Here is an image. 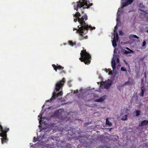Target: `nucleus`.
Instances as JSON below:
<instances>
[{"label": "nucleus", "instance_id": "f257e3e1", "mask_svg": "<svg viewBox=\"0 0 148 148\" xmlns=\"http://www.w3.org/2000/svg\"><path fill=\"white\" fill-rule=\"evenodd\" d=\"M73 17L75 18L74 19V21L76 22L77 21L80 24V27L78 26V28L76 33L79 35V39L82 40L88 38V36L86 34L88 32V30L90 29L92 30L95 29V27H92L90 25H88L85 21L88 20V17L87 15L85 14L84 15L81 14L79 12H76L75 14H73Z\"/></svg>", "mask_w": 148, "mask_h": 148}, {"label": "nucleus", "instance_id": "f03ea898", "mask_svg": "<svg viewBox=\"0 0 148 148\" xmlns=\"http://www.w3.org/2000/svg\"><path fill=\"white\" fill-rule=\"evenodd\" d=\"M65 79L64 77L62 80L58 82L56 84L55 86V88L57 91H59L57 94L56 92H54L53 95L51 98L47 101L46 102H51L54 99L56 98V97H58L62 96L63 94L62 92V88L65 82Z\"/></svg>", "mask_w": 148, "mask_h": 148}, {"label": "nucleus", "instance_id": "7ed1b4c3", "mask_svg": "<svg viewBox=\"0 0 148 148\" xmlns=\"http://www.w3.org/2000/svg\"><path fill=\"white\" fill-rule=\"evenodd\" d=\"M80 54L81 57L79 59L82 62H84L86 64H88L90 63L91 57L90 54L87 52L86 49L82 51Z\"/></svg>", "mask_w": 148, "mask_h": 148}, {"label": "nucleus", "instance_id": "20e7f679", "mask_svg": "<svg viewBox=\"0 0 148 148\" xmlns=\"http://www.w3.org/2000/svg\"><path fill=\"white\" fill-rule=\"evenodd\" d=\"M88 2L89 1L87 0H79L74 5V9L77 11L79 8H82L83 9L88 8H89V6H88Z\"/></svg>", "mask_w": 148, "mask_h": 148}, {"label": "nucleus", "instance_id": "39448f33", "mask_svg": "<svg viewBox=\"0 0 148 148\" xmlns=\"http://www.w3.org/2000/svg\"><path fill=\"white\" fill-rule=\"evenodd\" d=\"M9 130V128L6 127H3L0 124V136L2 137L1 138V143L2 144L6 143L8 141L7 138V133Z\"/></svg>", "mask_w": 148, "mask_h": 148}, {"label": "nucleus", "instance_id": "423d86ee", "mask_svg": "<svg viewBox=\"0 0 148 148\" xmlns=\"http://www.w3.org/2000/svg\"><path fill=\"white\" fill-rule=\"evenodd\" d=\"M134 0H122V7L131 4Z\"/></svg>", "mask_w": 148, "mask_h": 148}, {"label": "nucleus", "instance_id": "0eeeda50", "mask_svg": "<svg viewBox=\"0 0 148 148\" xmlns=\"http://www.w3.org/2000/svg\"><path fill=\"white\" fill-rule=\"evenodd\" d=\"M140 18H145L146 21H148V11L144 12L143 13H141L139 15Z\"/></svg>", "mask_w": 148, "mask_h": 148}, {"label": "nucleus", "instance_id": "6e6552de", "mask_svg": "<svg viewBox=\"0 0 148 148\" xmlns=\"http://www.w3.org/2000/svg\"><path fill=\"white\" fill-rule=\"evenodd\" d=\"M61 115V113L59 112V110L56 111L50 116L51 118H58Z\"/></svg>", "mask_w": 148, "mask_h": 148}, {"label": "nucleus", "instance_id": "1a4fd4ad", "mask_svg": "<svg viewBox=\"0 0 148 148\" xmlns=\"http://www.w3.org/2000/svg\"><path fill=\"white\" fill-rule=\"evenodd\" d=\"M52 66L53 68H54V69L56 72L57 71V69L62 70L64 68V67H62L60 65H58V64H57V65H56L55 64H53L52 65Z\"/></svg>", "mask_w": 148, "mask_h": 148}, {"label": "nucleus", "instance_id": "9d476101", "mask_svg": "<svg viewBox=\"0 0 148 148\" xmlns=\"http://www.w3.org/2000/svg\"><path fill=\"white\" fill-rule=\"evenodd\" d=\"M139 10L140 11L142 12L141 13H143L144 12L147 11V10H145V6L142 3H140L139 4Z\"/></svg>", "mask_w": 148, "mask_h": 148}, {"label": "nucleus", "instance_id": "9b49d317", "mask_svg": "<svg viewBox=\"0 0 148 148\" xmlns=\"http://www.w3.org/2000/svg\"><path fill=\"white\" fill-rule=\"evenodd\" d=\"M134 83V80L132 79L131 80H129L126 82L125 84V85L129 86L132 85Z\"/></svg>", "mask_w": 148, "mask_h": 148}, {"label": "nucleus", "instance_id": "f8f14e48", "mask_svg": "<svg viewBox=\"0 0 148 148\" xmlns=\"http://www.w3.org/2000/svg\"><path fill=\"white\" fill-rule=\"evenodd\" d=\"M146 125H148V120H144L139 124L140 126H145Z\"/></svg>", "mask_w": 148, "mask_h": 148}, {"label": "nucleus", "instance_id": "ddd939ff", "mask_svg": "<svg viewBox=\"0 0 148 148\" xmlns=\"http://www.w3.org/2000/svg\"><path fill=\"white\" fill-rule=\"evenodd\" d=\"M111 65L113 70L116 69V63L114 59L112 58L111 61Z\"/></svg>", "mask_w": 148, "mask_h": 148}, {"label": "nucleus", "instance_id": "4468645a", "mask_svg": "<svg viewBox=\"0 0 148 148\" xmlns=\"http://www.w3.org/2000/svg\"><path fill=\"white\" fill-rule=\"evenodd\" d=\"M121 9L119 8L117 13V19L116 21H118L119 19L120 18V14L121 13V12L120 10H121Z\"/></svg>", "mask_w": 148, "mask_h": 148}, {"label": "nucleus", "instance_id": "2eb2a0df", "mask_svg": "<svg viewBox=\"0 0 148 148\" xmlns=\"http://www.w3.org/2000/svg\"><path fill=\"white\" fill-rule=\"evenodd\" d=\"M121 119L123 121H125L127 120V115L126 114L123 115V114H121Z\"/></svg>", "mask_w": 148, "mask_h": 148}, {"label": "nucleus", "instance_id": "dca6fc26", "mask_svg": "<svg viewBox=\"0 0 148 148\" xmlns=\"http://www.w3.org/2000/svg\"><path fill=\"white\" fill-rule=\"evenodd\" d=\"M141 92L140 93V96L142 97H143L144 96V92L145 91V88L144 87H141Z\"/></svg>", "mask_w": 148, "mask_h": 148}, {"label": "nucleus", "instance_id": "f3484780", "mask_svg": "<svg viewBox=\"0 0 148 148\" xmlns=\"http://www.w3.org/2000/svg\"><path fill=\"white\" fill-rule=\"evenodd\" d=\"M129 38L130 39H132L133 38H136L137 39L139 38L136 35H134V34H130L129 36Z\"/></svg>", "mask_w": 148, "mask_h": 148}, {"label": "nucleus", "instance_id": "a211bd4d", "mask_svg": "<svg viewBox=\"0 0 148 148\" xmlns=\"http://www.w3.org/2000/svg\"><path fill=\"white\" fill-rule=\"evenodd\" d=\"M116 41H117L116 40L115 37L114 38L112 42V45L114 47H115L117 46Z\"/></svg>", "mask_w": 148, "mask_h": 148}, {"label": "nucleus", "instance_id": "6ab92c4d", "mask_svg": "<svg viewBox=\"0 0 148 148\" xmlns=\"http://www.w3.org/2000/svg\"><path fill=\"white\" fill-rule=\"evenodd\" d=\"M104 99L103 97H101L99 99L95 100V101L97 102H100L103 101Z\"/></svg>", "mask_w": 148, "mask_h": 148}, {"label": "nucleus", "instance_id": "aec40b11", "mask_svg": "<svg viewBox=\"0 0 148 148\" xmlns=\"http://www.w3.org/2000/svg\"><path fill=\"white\" fill-rule=\"evenodd\" d=\"M106 123L107 125H108L109 126H112V122H110L108 120V118H107L106 121Z\"/></svg>", "mask_w": 148, "mask_h": 148}, {"label": "nucleus", "instance_id": "412c9836", "mask_svg": "<svg viewBox=\"0 0 148 148\" xmlns=\"http://www.w3.org/2000/svg\"><path fill=\"white\" fill-rule=\"evenodd\" d=\"M69 45L72 46H73L74 45H76V43L75 42H73L72 41L70 40L69 41Z\"/></svg>", "mask_w": 148, "mask_h": 148}, {"label": "nucleus", "instance_id": "4be33fe9", "mask_svg": "<svg viewBox=\"0 0 148 148\" xmlns=\"http://www.w3.org/2000/svg\"><path fill=\"white\" fill-rule=\"evenodd\" d=\"M121 70L123 71H125L126 73L127 72L126 69L124 67H122L121 68Z\"/></svg>", "mask_w": 148, "mask_h": 148}, {"label": "nucleus", "instance_id": "5701e85b", "mask_svg": "<svg viewBox=\"0 0 148 148\" xmlns=\"http://www.w3.org/2000/svg\"><path fill=\"white\" fill-rule=\"evenodd\" d=\"M136 116H137L140 114V111L139 110H136Z\"/></svg>", "mask_w": 148, "mask_h": 148}, {"label": "nucleus", "instance_id": "b1692460", "mask_svg": "<svg viewBox=\"0 0 148 148\" xmlns=\"http://www.w3.org/2000/svg\"><path fill=\"white\" fill-rule=\"evenodd\" d=\"M116 33V35H115V36H114V38L115 37V38L116 40L117 41H118V39H119L118 35V34L117 32Z\"/></svg>", "mask_w": 148, "mask_h": 148}, {"label": "nucleus", "instance_id": "393cba45", "mask_svg": "<svg viewBox=\"0 0 148 148\" xmlns=\"http://www.w3.org/2000/svg\"><path fill=\"white\" fill-rule=\"evenodd\" d=\"M110 84H108L105 85V86L104 87L108 89L110 87Z\"/></svg>", "mask_w": 148, "mask_h": 148}, {"label": "nucleus", "instance_id": "a878e982", "mask_svg": "<svg viewBox=\"0 0 148 148\" xmlns=\"http://www.w3.org/2000/svg\"><path fill=\"white\" fill-rule=\"evenodd\" d=\"M117 29L118 27H117V25L114 27V32L115 33H116V32H117Z\"/></svg>", "mask_w": 148, "mask_h": 148}, {"label": "nucleus", "instance_id": "bb28decb", "mask_svg": "<svg viewBox=\"0 0 148 148\" xmlns=\"http://www.w3.org/2000/svg\"><path fill=\"white\" fill-rule=\"evenodd\" d=\"M146 45V42L145 40H143V45H142V46L143 47H144Z\"/></svg>", "mask_w": 148, "mask_h": 148}, {"label": "nucleus", "instance_id": "cd10ccee", "mask_svg": "<svg viewBox=\"0 0 148 148\" xmlns=\"http://www.w3.org/2000/svg\"><path fill=\"white\" fill-rule=\"evenodd\" d=\"M130 53V52L128 51H126V50L125 51V52H124V53L126 54H128Z\"/></svg>", "mask_w": 148, "mask_h": 148}, {"label": "nucleus", "instance_id": "c85d7f7f", "mask_svg": "<svg viewBox=\"0 0 148 148\" xmlns=\"http://www.w3.org/2000/svg\"><path fill=\"white\" fill-rule=\"evenodd\" d=\"M37 141V139L35 137H34L33 139V142H36Z\"/></svg>", "mask_w": 148, "mask_h": 148}, {"label": "nucleus", "instance_id": "c756f323", "mask_svg": "<svg viewBox=\"0 0 148 148\" xmlns=\"http://www.w3.org/2000/svg\"><path fill=\"white\" fill-rule=\"evenodd\" d=\"M119 34L120 35H122V34H123L122 31H120L119 32Z\"/></svg>", "mask_w": 148, "mask_h": 148}, {"label": "nucleus", "instance_id": "7c9ffc66", "mask_svg": "<svg viewBox=\"0 0 148 148\" xmlns=\"http://www.w3.org/2000/svg\"><path fill=\"white\" fill-rule=\"evenodd\" d=\"M116 61L117 63L119 62V58H117Z\"/></svg>", "mask_w": 148, "mask_h": 148}, {"label": "nucleus", "instance_id": "2f4dec72", "mask_svg": "<svg viewBox=\"0 0 148 148\" xmlns=\"http://www.w3.org/2000/svg\"><path fill=\"white\" fill-rule=\"evenodd\" d=\"M126 49L127 50H129L130 52H132V51L129 48L127 47Z\"/></svg>", "mask_w": 148, "mask_h": 148}, {"label": "nucleus", "instance_id": "473e14b6", "mask_svg": "<svg viewBox=\"0 0 148 148\" xmlns=\"http://www.w3.org/2000/svg\"><path fill=\"white\" fill-rule=\"evenodd\" d=\"M64 133H65L66 134H67L68 133H69L68 132L67 130H65V132H64Z\"/></svg>", "mask_w": 148, "mask_h": 148}, {"label": "nucleus", "instance_id": "72a5a7b5", "mask_svg": "<svg viewBox=\"0 0 148 148\" xmlns=\"http://www.w3.org/2000/svg\"><path fill=\"white\" fill-rule=\"evenodd\" d=\"M93 5V4L92 3H90L89 4V5L88 4V6H89V7L90 6H92V5Z\"/></svg>", "mask_w": 148, "mask_h": 148}, {"label": "nucleus", "instance_id": "f704fd0d", "mask_svg": "<svg viewBox=\"0 0 148 148\" xmlns=\"http://www.w3.org/2000/svg\"><path fill=\"white\" fill-rule=\"evenodd\" d=\"M78 29H76V28H73V30L74 31L75 30H76V32H77V30Z\"/></svg>", "mask_w": 148, "mask_h": 148}, {"label": "nucleus", "instance_id": "c9c22d12", "mask_svg": "<svg viewBox=\"0 0 148 148\" xmlns=\"http://www.w3.org/2000/svg\"><path fill=\"white\" fill-rule=\"evenodd\" d=\"M105 71L106 72H108V70L107 69H105Z\"/></svg>", "mask_w": 148, "mask_h": 148}, {"label": "nucleus", "instance_id": "e433bc0d", "mask_svg": "<svg viewBox=\"0 0 148 148\" xmlns=\"http://www.w3.org/2000/svg\"><path fill=\"white\" fill-rule=\"evenodd\" d=\"M81 12L83 14H84V11H82Z\"/></svg>", "mask_w": 148, "mask_h": 148}, {"label": "nucleus", "instance_id": "4c0bfd02", "mask_svg": "<svg viewBox=\"0 0 148 148\" xmlns=\"http://www.w3.org/2000/svg\"><path fill=\"white\" fill-rule=\"evenodd\" d=\"M146 32L148 33V29L146 31Z\"/></svg>", "mask_w": 148, "mask_h": 148}, {"label": "nucleus", "instance_id": "58836bf2", "mask_svg": "<svg viewBox=\"0 0 148 148\" xmlns=\"http://www.w3.org/2000/svg\"><path fill=\"white\" fill-rule=\"evenodd\" d=\"M64 130V129H62V132H63V130Z\"/></svg>", "mask_w": 148, "mask_h": 148}, {"label": "nucleus", "instance_id": "ea45409f", "mask_svg": "<svg viewBox=\"0 0 148 148\" xmlns=\"http://www.w3.org/2000/svg\"><path fill=\"white\" fill-rule=\"evenodd\" d=\"M108 74H110V72H109V73H108Z\"/></svg>", "mask_w": 148, "mask_h": 148}]
</instances>
